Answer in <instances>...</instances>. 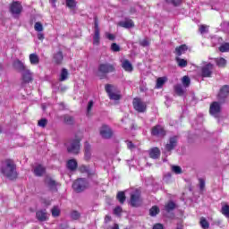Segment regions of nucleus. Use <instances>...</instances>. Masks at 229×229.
<instances>
[{
    "instance_id": "f257e3e1",
    "label": "nucleus",
    "mask_w": 229,
    "mask_h": 229,
    "mask_svg": "<svg viewBox=\"0 0 229 229\" xmlns=\"http://www.w3.org/2000/svg\"><path fill=\"white\" fill-rule=\"evenodd\" d=\"M2 174L9 178V180H15L17 178V168L12 160H7L3 164Z\"/></svg>"
},
{
    "instance_id": "f03ea898",
    "label": "nucleus",
    "mask_w": 229,
    "mask_h": 229,
    "mask_svg": "<svg viewBox=\"0 0 229 229\" xmlns=\"http://www.w3.org/2000/svg\"><path fill=\"white\" fill-rule=\"evenodd\" d=\"M80 142H81V137L75 138L74 140H70L66 144L68 153H72V155H78L81 149Z\"/></svg>"
},
{
    "instance_id": "7ed1b4c3",
    "label": "nucleus",
    "mask_w": 229,
    "mask_h": 229,
    "mask_svg": "<svg viewBox=\"0 0 229 229\" xmlns=\"http://www.w3.org/2000/svg\"><path fill=\"white\" fill-rule=\"evenodd\" d=\"M22 4L19 2H13L9 6V12L14 19H19L22 13Z\"/></svg>"
},
{
    "instance_id": "20e7f679",
    "label": "nucleus",
    "mask_w": 229,
    "mask_h": 229,
    "mask_svg": "<svg viewBox=\"0 0 229 229\" xmlns=\"http://www.w3.org/2000/svg\"><path fill=\"white\" fill-rule=\"evenodd\" d=\"M89 187V182L83 178L77 179L73 184L72 189L75 190L76 192H82Z\"/></svg>"
},
{
    "instance_id": "39448f33",
    "label": "nucleus",
    "mask_w": 229,
    "mask_h": 229,
    "mask_svg": "<svg viewBox=\"0 0 229 229\" xmlns=\"http://www.w3.org/2000/svg\"><path fill=\"white\" fill-rule=\"evenodd\" d=\"M106 91L113 101H119L121 99V94H119V91H115V87L113 85H106Z\"/></svg>"
},
{
    "instance_id": "423d86ee",
    "label": "nucleus",
    "mask_w": 229,
    "mask_h": 229,
    "mask_svg": "<svg viewBox=\"0 0 229 229\" xmlns=\"http://www.w3.org/2000/svg\"><path fill=\"white\" fill-rule=\"evenodd\" d=\"M142 203V199L140 198V191L135 190L131 194V207H140Z\"/></svg>"
},
{
    "instance_id": "0eeeda50",
    "label": "nucleus",
    "mask_w": 229,
    "mask_h": 229,
    "mask_svg": "<svg viewBox=\"0 0 229 229\" xmlns=\"http://www.w3.org/2000/svg\"><path fill=\"white\" fill-rule=\"evenodd\" d=\"M228 96H229V86L228 85L222 86L217 95L218 101H220V103H225Z\"/></svg>"
},
{
    "instance_id": "6e6552de",
    "label": "nucleus",
    "mask_w": 229,
    "mask_h": 229,
    "mask_svg": "<svg viewBox=\"0 0 229 229\" xmlns=\"http://www.w3.org/2000/svg\"><path fill=\"white\" fill-rule=\"evenodd\" d=\"M221 105H223L221 101L213 102L210 105L209 113L211 115H213V117H219V114L221 113Z\"/></svg>"
},
{
    "instance_id": "1a4fd4ad",
    "label": "nucleus",
    "mask_w": 229,
    "mask_h": 229,
    "mask_svg": "<svg viewBox=\"0 0 229 229\" xmlns=\"http://www.w3.org/2000/svg\"><path fill=\"white\" fill-rule=\"evenodd\" d=\"M178 144V136H173L169 139L168 143L165 147L164 153H169V151H173L175 146Z\"/></svg>"
},
{
    "instance_id": "9d476101",
    "label": "nucleus",
    "mask_w": 229,
    "mask_h": 229,
    "mask_svg": "<svg viewBox=\"0 0 229 229\" xmlns=\"http://www.w3.org/2000/svg\"><path fill=\"white\" fill-rule=\"evenodd\" d=\"M100 135L102 139H111L112 135H114V131L110 126L104 124L100 128Z\"/></svg>"
},
{
    "instance_id": "9b49d317",
    "label": "nucleus",
    "mask_w": 229,
    "mask_h": 229,
    "mask_svg": "<svg viewBox=\"0 0 229 229\" xmlns=\"http://www.w3.org/2000/svg\"><path fill=\"white\" fill-rule=\"evenodd\" d=\"M133 107L137 112H146V103L142 102L140 98H134L132 102Z\"/></svg>"
},
{
    "instance_id": "f8f14e48",
    "label": "nucleus",
    "mask_w": 229,
    "mask_h": 229,
    "mask_svg": "<svg viewBox=\"0 0 229 229\" xmlns=\"http://www.w3.org/2000/svg\"><path fill=\"white\" fill-rule=\"evenodd\" d=\"M115 71V67L110 64H102L98 66V72L102 74H108V72H114Z\"/></svg>"
},
{
    "instance_id": "ddd939ff",
    "label": "nucleus",
    "mask_w": 229,
    "mask_h": 229,
    "mask_svg": "<svg viewBox=\"0 0 229 229\" xmlns=\"http://www.w3.org/2000/svg\"><path fill=\"white\" fill-rule=\"evenodd\" d=\"M94 22L95 34L93 36V44L94 46H99V22L98 18H95Z\"/></svg>"
},
{
    "instance_id": "4468645a",
    "label": "nucleus",
    "mask_w": 229,
    "mask_h": 229,
    "mask_svg": "<svg viewBox=\"0 0 229 229\" xmlns=\"http://www.w3.org/2000/svg\"><path fill=\"white\" fill-rule=\"evenodd\" d=\"M214 70V65L212 64H208L201 69V74L203 78H210L212 76V71Z\"/></svg>"
},
{
    "instance_id": "2eb2a0df",
    "label": "nucleus",
    "mask_w": 229,
    "mask_h": 229,
    "mask_svg": "<svg viewBox=\"0 0 229 229\" xmlns=\"http://www.w3.org/2000/svg\"><path fill=\"white\" fill-rule=\"evenodd\" d=\"M92 157V146L89 142L84 143V160L89 161Z\"/></svg>"
},
{
    "instance_id": "dca6fc26",
    "label": "nucleus",
    "mask_w": 229,
    "mask_h": 229,
    "mask_svg": "<svg viewBox=\"0 0 229 229\" xmlns=\"http://www.w3.org/2000/svg\"><path fill=\"white\" fill-rule=\"evenodd\" d=\"M22 81L24 83H30V81H33V73L30 70H24L22 72Z\"/></svg>"
},
{
    "instance_id": "f3484780",
    "label": "nucleus",
    "mask_w": 229,
    "mask_h": 229,
    "mask_svg": "<svg viewBox=\"0 0 229 229\" xmlns=\"http://www.w3.org/2000/svg\"><path fill=\"white\" fill-rule=\"evenodd\" d=\"M118 26H120L121 28H125L126 30H129L130 28H133L135 24L133 23V21L127 19L118 22Z\"/></svg>"
},
{
    "instance_id": "a211bd4d",
    "label": "nucleus",
    "mask_w": 229,
    "mask_h": 229,
    "mask_svg": "<svg viewBox=\"0 0 229 229\" xmlns=\"http://www.w3.org/2000/svg\"><path fill=\"white\" fill-rule=\"evenodd\" d=\"M29 60L30 65H38V64H40V57H38V55H37L36 53L30 54L29 55Z\"/></svg>"
},
{
    "instance_id": "6ab92c4d",
    "label": "nucleus",
    "mask_w": 229,
    "mask_h": 229,
    "mask_svg": "<svg viewBox=\"0 0 229 229\" xmlns=\"http://www.w3.org/2000/svg\"><path fill=\"white\" fill-rule=\"evenodd\" d=\"M36 216L38 221H47V211L46 209L39 210L36 213Z\"/></svg>"
},
{
    "instance_id": "aec40b11",
    "label": "nucleus",
    "mask_w": 229,
    "mask_h": 229,
    "mask_svg": "<svg viewBox=\"0 0 229 229\" xmlns=\"http://www.w3.org/2000/svg\"><path fill=\"white\" fill-rule=\"evenodd\" d=\"M122 67L126 71V72H131L133 71V65H131V63H130L128 59L122 62Z\"/></svg>"
},
{
    "instance_id": "412c9836",
    "label": "nucleus",
    "mask_w": 229,
    "mask_h": 229,
    "mask_svg": "<svg viewBox=\"0 0 229 229\" xmlns=\"http://www.w3.org/2000/svg\"><path fill=\"white\" fill-rule=\"evenodd\" d=\"M175 62L178 67H181V69L187 67V65L189 64L187 59L181 58L180 56L175 57Z\"/></svg>"
},
{
    "instance_id": "4be33fe9",
    "label": "nucleus",
    "mask_w": 229,
    "mask_h": 229,
    "mask_svg": "<svg viewBox=\"0 0 229 229\" xmlns=\"http://www.w3.org/2000/svg\"><path fill=\"white\" fill-rule=\"evenodd\" d=\"M152 135H165V131H164V127L157 125L152 129Z\"/></svg>"
},
{
    "instance_id": "5701e85b",
    "label": "nucleus",
    "mask_w": 229,
    "mask_h": 229,
    "mask_svg": "<svg viewBox=\"0 0 229 229\" xmlns=\"http://www.w3.org/2000/svg\"><path fill=\"white\" fill-rule=\"evenodd\" d=\"M46 173V167H44L42 165H38L34 168V174L36 176H42Z\"/></svg>"
},
{
    "instance_id": "b1692460",
    "label": "nucleus",
    "mask_w": 229,
    "mask_h": 229,
    "mask_svg": "<svg viewBox=\"0 0 229 229\" xmlns=\"http://www.w3.org/2000/svg\"><path fill=\"white\" fill-rule=\"evenodd\" d=\"M187 49H189L187 45H181L175 48V55H177V56H182V55H185Z\"/></svg>"
},
{
    "instance_id": "393cba45",
    "label": "nucleus",
    "mask_w": 229,
    "mask_h": 229,
    "mask_svg": "<svg viewBox=\"0 0 229 229\" xmlns=\"http://www.w3.org/2000/svg\"><path fill=\"white\" fill-rule=\"evenodd\" d=\"M13 67L17 69V71H21L23 72L26 71V66L24 65V63H22L21 60H15L13 63Z\"/></svg>"
},
{
    "instance_id": "a878e982",
    "label": "nucleus",
    "mask_w": 229,
    "mask_h": 229,
    "mask_svg": "<svg viewBox=\"0 0 229 229\" xmlns=\"http://www.w3.org/2000/svg\"><path fill=\"white\" fill-rule=\"evenodd\" d=\"M67 168L70 169V171H76L78 168V162L76 159H70L67 161Z\"/></svg>"
},
{
    "instance_id": "bb28decb",
    "label": "nucleus",
    "mask_w": 229,
    "mask_h": 229,
    "mask_svg": "<svg viewBox=\"0 0 229 229\" xmlns=\"http://www.w3.org/2000/svg\"><path fill=\"white\" fill-rule=\"evenodd\" d=\"M150 158H158L160 157V149L154 148L149 152Z\"/></svg>"
},
{
    "instance_id": "cd10ccee",
    "label": "nucleus",
    "mask_w": 229,
    "mask_h": 229,
    "mask_svg": "<svg viewBox=\"0 0 229 229\" xmlns=\"http://www.w3.org/2000/svg\"><path fill=\"white\" fill-rule=\"evenodd\" d=\"M174 90L177 96H183L185 94V89L182 87V84L175 85Z\"/></svg>"
},
{
    "instance_id": "c85d7f7f",
    "label": "nucleus",
    "mask_w": 229,
    "mask_h": 229,
    "mask_svg": "<svg viewBox=\"0 0 229 229\" xmlns=\"http://www.w3.org/2000/svg\"><path fill=\"white\" fill-rule=\"evenodd\" d=\"M165 81H167L166 77H159L157 80L156 89H162V87H164V83H165Z\"/></svg>"
},
{
    "instance_id": "c756f323",
    "label": "nucleus",
    "mask_w": 229,
    "mask_h": 229,
    "mask_svg": "<svg viewBox=\"0 0 229 229\" xmlns=\"http://www.w3.org/2000/svg\"><path fill=\"white\" fill-rule=\"evenodd\" d=\"M199 225H200L201 228H203V229L210 228V224L208 223V221H207V218H205L203 216L200 217Z\"/></svg>"
},
{
    "instance_id": "7c9ffc66",
    "label": "nucleus",
    "mask_w": 229,
    "mask_h": 229,
    "mask_svg": "<svg viewBox=\"0 0 229 229\" xmlns=\"http://www.w3.org/2000/svg\"><path fill=\"white\" fill-rule=\"evenodd\" d=\"M216 64L218 67H226V59L218 57L216 59Z\"/></svg>"
},
{
    "instance_id": "2f4dec72",
    "label": "nucleus",
    "mask_w": 229,
    "mask_h": 229,
    "mask_svg": "<svg viewBox=\"0 0 229 229\" xmlns=\"http://www.w3.org/2000/svg\"><path fill=\"white\" fill-rule=\"evenodd\" d=\"M221 213L223 214V216H225V217L229 218V205L228 204H225L222 206Z\"/></svg>"
},
{
    "instance_id": "473e14b6",
    "label": "nucleus",
    "mask_w": 229,
    "mask_h": 229,
    "mask_svg": "<svg viewBox=\"0 0 229 229\" xmlns=\"http://www.w3.org/2000/svg\"><path fill=\"white\" fill-rule=\"evenodd\" d=\"M54 60L55 64H62V60H64V55L62 52H58L57 54L55 55Z\"/></svg>"
},
{
    "instance_id": "72a5a7b5",
    "label": "nucleus",
    "mask_w": 229,
    "mask_h": 229,
    "mask_svg": "<svg viewBox=\"0 0 229 229\" xmlns=\"http://www.w3.org/2000/svg\"><path fill=\"white\" fill-rule=\"evenodd\" d=\"M69 76V72H67V69H63L60 74V81H65Z\"/></svg>"
},
{
    "instance_id": "f704fd0d",
    "label": "nucleus",
    "mask_w": 229,
    "mask_h": 229,
    "mask_svg": "<svg viewBox=\"0 0 229 229\" xmlns=\"http://www.w3.org/2000/svg\"><path fill=\"white\" fill-rule=\"evenodd\" d=\"M116 198L120 203H124L126 201V195L124 194L123 191H119L118 194L116 195Z\"/></svg>"
},
{
    "instance_id": "c9c22d12",
    "label": "nucleus",
    "mask_w": 229,
    "mask_h": 229,
    "mask_svg": "<svg viewBox=\"0 0 229 229\" xmlns=\"http://www.w3.org/2000/svg\"><path fill=\"white\" fill-rule=\"evenodd\" d=\"M165 208L166 212H171V210H174V208H176V204H174V202H173V201H169L165 206Z\"/></svg>"
},
{
    "instance_id": "e433bc0d",
    "label": "nucleus",
    "mask_w": 229,
    "mask_h": 229,
    "mask_svg": "<svg viewBox=\"0 0 229 229\" xmlns=\"http://www.w3.org/2000/svg\"><path fill=\"white\" fill-rule=\"evenodd\" d=\"M219 51L221 53H228L229 51V43H224L219 47Z\"/></svg>"
},
{
    "instance_id": "4c0bfd02",
    "label": "nucleus",
    "mask_w": 229,
    "mask_h": 229,
    "mask_svg": "<svg viewBox=\"0 0 229 229\" xmlns=\"http://www.w3.org/2000/svg\"><path fill=\"white\" fill-rule=\"evenodd\" d=\"M182 83L183 87H189L191 85V78H189V76H183L182 79Z\"/></svg>"
},
{
    "instance_id": "58836bf2",
    "label": "nucleus",
    "mask_w": 229,
    "mask_h": 229,
    "mask_svg": "<svg viewBox=\"0 0 229 229\" xmlns=\"http://www.w3.org/2000/svg\"><path fill=\"white\" fill-rule=\"evenodd\" d=\"M51 212L53 217H58V216H60V208H58V206H55L51 209Z\"/></svg>"
},
{
    "instance_id": "ea45409f",
    "label": "nucleus",
    "mask_w": 229,
    "mask_h": 229,
    "mask_svg": "<svg viewBox=\"0 0 229 229\" xmlns=\"http://www.w3.org/2000/svg\"><path fill=\"white\" fill-rule=\"evenodd\" d=\"M172 171L174 174H182L183 173V170L179 165H172Z\"/></svg>"
},
{
    "instance_id": "a19ab883",
    "label": "nucleus",
    "mask_w": 229,
    "mask_h": 229,
    "mask_svg": "<svg viewBox=\"0 0 229 229\" xmlns=\"http://www.w3.org/2000/svg\"><path fill=\"white\" fill-rule=\"evenodd\" d=\"M94 106V101H89L87 106V115H92V107Z\"/></svg>"
},
{
    "instance_id": "79ce46f5",
    "label": "nucleus",
    "mask_w": 229,
    "mask_h": 229,
    "mask_svg": "<svg viewBox=\"0 0 229 229\" xmlns=\"http://www.w3.org/2000/svg\"><path fill=\"white\" fill-rule=\"evenodd\" d=\"M160 212V209L158 208V207L154 206L150 208L149 210V215L152 216H157V214H158Z\"/></svg>"
},
{
    "instance_id": "37998d69",
    "label": "nucleus",
    "mask_w": 229,
    "mask_h": 229,
    "mask_svg": "<svg viewBox=\"0 0 229 229\" xmlns=\"http://www.w3.org/2000/svg\"><path fill=\"white\" fill-rule=\"evenodd\" d=\"M221 28L225 33H228V35H229V22L228 21L222 22Z\"/></svg>"
},
{
    "instance_id": "c03bdc74",
    "label": "nucleus",
    "mask_w": 229,
    "mask_h": 229,
    "mask_svg": "<svg viewBox=\"0 0 229 229\" xmlns=\"http://www.w3.org/2000/svg\"><path fill=\"white\" fill-rule=\"evenodd\" d=\"M81 216V215L77 210H73V211L71 212V217L74 221H77V219H80Z\"/></svg>"
},
{
    "instance_id": "a18cd8bd",
    "label": "nucleus",
    "mask_w": 229,
    "mask_h": 229,
    "mask_svg": "<svg viewBox=\"0 0 229 229\" xmlns=\"http://www.w3.org/2000/svg\"><path fill=\"white\" fill-rule=\"evenodd\" d=\"M46 183L50 187L51 189L56 188V182H55L53 179H47Z\"/></svg>"
},
{
    "instance_id": "49530a36",
    "label": "nucleus",
    "mask_w": 229,
    "mask_h": 229,
    "mask_svg": "<svg viewBox=\"0 0 229 229\" xmlns=\"http://www.w3.org/2000/svg\"><path fill=\"white\" fill-rule=\"evenodd\" d=\"M66 6L70 8V10H76V2L75 1H67Z\"/></svg>"
},
{
    "instance_id": "de8ad7c7",
    "label": "nucleus",
    "mask_w": 229,
    "mask_h": 229,
    "mask_svg": "<svg viewBox=\"0 0 229 229\" xmlns=\"http://www.w3.org/2000/svg\"><path fill=\"white\" fill-rule=\"evenodd\" d=\"M34 29H35V31H44V26H42V23L40 22H36L35 25H34Z\"/></svg>"
},
{
    "instance_id": "09e8293b",
    "label": "nucleus",
    "mask_w": 229,
    "mask_h": 229,
    "mask_svg": "<svg viewBox=\"0 0 229 229\" xmlns=\"http://www.w3.org/2000/svg\"><path fill=\"white\" fill-rule=\"evenodd\" d=\"M64 122L66 124H72V123H74V118H72V116L65 115Z\"/></svg>"
},
{
    "instance_id": "8fccbe9b",
    "label": "nucleus",
    "mask_w": 229,
    "mask_h": 229,
    "mask_svg": "<svg viewBox=\"0 0 229 229\" xmlns=\"http://www.w3.org/2000/svg\"><path fill=\"white\" fill-rule=\"evenodd\" d=\"M199 31H200L201 35H204V33H208V26H207V25L200 26Z\"/></svg>"
},
{
    "instance_id": "3c124183",
    "label": "nucleus",
    "mask_w": 229,
    "mask_h": 229,
    "mask_svg": "<svg viewBox=\"0 0 229 229\" xmlns=\"http://www.w3.org/2000/svg\"><path fill=\"white\" fill-rule=\"evenodd\" d=\"M38 126H40V128H46V126L47 125V120L43 118V119L38 121Z\"/></svg>"
},
{
    "instance_id": "603ef678",
    "label": "nucleus",
    "mask_w": 229,
    "mask_h": 229,
    "mask_svg": "<svg viewBox=\"0 0 229 229\" xmlns=\"http://www.w3.org/2000/svg\"><path fill=\"white\" fill-rule=\"evenodd\" d=\"M111 49H112V51H114L115 53L121 51V47H119V45H117L115 43H113L111 45Z\"/></svg>"
},
{
    "instance_id": "864d4df0",
    "label": "nucleus",
    "mask_w": 229,
    "mask_h": 229,
    "mask_svg": "<svg viewBox=\"0 0 229 229\" xmlns=\"http://www.w3.org/2000/svg\"><path fill=\"white\" fill-rule=\"evenodd\" d=\"M41 203H43V205L45 207H49V205H51V199H41Z\"/></svg>"
},
{
    "instance_id": "5fc2aeb1",
    "label": "nucleus",
    "mask_w": 229,
    "mask_h": 229,
    "mask_svg": "<svg viewBox=\"0 0 229 229\" xmlns=\"http://www.w3.org/2000/svg\"><path fill=\"white\" fill-rule=\"evenodd\" d=\"M79 169H80L81 173H88V174H89V166L81 165V166H80Z\"/></svg>"
},
{
    "instance_id": "6e6d98bb",
    "label": "nucleus",
    "mask_w": 229,
    "mask_h": 229,
    "mask_svg": "<svg viewBox=\"0 0 229 229\" xmlns=\"http://www.w3.org/2000/svg\"><path fill=\"white\" fill-rule=\"evenodd\" d=\"M199 182L200 191H204L205 190V180L204 179H199Z\"/></svg>"
},
{
    "instance_id": "4d7b16f0",
    "label": "nucleus",
    "mask_w": 229,
    "mask_h": 229,
    "mask_svg": "<svg viewBox=\"0 0 229 229\" xmlns=\"http://www.w3.org/2000/svg\"><path fill=\"white\" fill-rule=\"evenodd\" d=\"M121 212H123V208L121 207H116L114 210V213L115 214V216H119Z\"/></svg>"
},
{
    "instance_id": "13d9d810",
    "label": "nucleus",
    "mask_w": 229,
    "mask_h": 229,
    "mask_svg": "<svg viewBox=\"0 0 229 229\" xmlns=\"http://www.w3.org/2000/svg\"><path fill=\"white\" fill-rule=\"evenodd\" d=\"M106 37L108 38V40H114L115 36L114 34H110L108 32H106Z\"/></svg>"
},
{
    "instance_id": "bf43d9fd",
    "label": "nucleus",
    "mask_w": 229,
    "mask_h": 229,
    "mask_svg": "<svg viewBox=\"0 0 229 229\" xmlns=\"http://www.w3.org/2000/svg\"><path fill=\"white\" fill-rule=\"evenodd\" d=\"M140 46H143V47H146L147 46H149V41H148V39H143L140 41Z\"/></svg>"
},
{
    "instance_id": "052dcab7",
    "label": "nucleus",
    "mask_w": 229,
    "mask_h": 229,
    "mask_svg": "<svg viewBox=\"0 0 229 229\" xmlns=\"http://www.w3.org/2000/svg\"><path fill=\"white\" fill-rule=\"evenodd\" d=\"M127 148L129 149H133V148H135V145H133L131 141H127Z\"/></svg>"
},
{
    "instance_id": "680f3d73",
    "label": "nucleus",
    "mask_w": 229,
    "mask_h": 229,
    "mask_svg": "<svg viewBox=\"0 0 229 229\" xmlns=\"http://www.w3.org/2000/svg\"><path fill=\"white\" fill-rule=\"evenodd\" d=\"M212 10H219V3L215 2L214 5L211 6Z\"/></svg>"
},
{
    "instance_id": "e2e57ef3",
    "label": "nucleus",
    "mask_w": 229,
    "mask_h": 229,
    "mask_svg": "<svg viewBox=\"0 0 229 229\" xmlns=\"http://www.w3.org/2000/svg\"><path fill=\"white\" fill-rule=\"evenodd\" d=\"M153 229H164V225L161 224H157L154 225Z\"/></svg>"
},
{
    "instance_id": "0e129e2a",
    "label": "nucleus",
    "mask_w": 229,
    "mask_h": 229,
    "mask_svg": "<svg viewBox=\"0 0 229 229\" xmlns=\"http://www.w3.org/2000/svg\"><path fill=\"white\" fill-rule=\"evenodd\" d=\"M38 40H43V39H44V34L41 33V32H39V33L38 34Z\"/></svg>"
},
{
    "instance_id": "69168bd1",
    "label": "nucleus",
    "mask_w": 229,
    "mask_h": 229,
    "mask_svg": "<svg viewBox=\"0 0 229 229\" xmlns=\"http://www.w3.org/2000/svg\"><path fill=\"white\" fill-rule=\"evenodd\" d=\"M170 4H172L173 6H178V4H180V2L172 1L170 2Z\"/></svg>"
},
{
    "instance_id": "338daca9",
    "label": "nucleus",
    "mask_w": 229,
    "mask_h": 229,
    "mask_svg": "<svg viewBox=\"0 0 229 229\" xmlns=\"http://www.w3.org/2000/svg\"><path fill=\"white\" fill-rule=\"evenodd\" d=\"M112 219V217H110V216H106L105 218L106 223H108V221H110Z\"/></svg>"
},
{
    "instance_id": "774afa93",
    "label": "nucleus",
    "mask_w": 229,
    "mask_h": 229,
    "mask_svg": "<svg viewBox=\"0 0 229 229\" xmlns=\"http://www.w3.org/2000/svg\"><path fill=\"white\" fill-rule=\"evenodd\" d=\"M111 229H119V225L114 224Z\"/></svg>"
}]
</instances>
